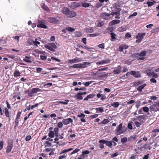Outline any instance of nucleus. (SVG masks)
Segmentation results:
<instances>
[{"instance_id":"f257e3e1","label":"nucleus","mask_w":159,"mask_h":159,"mask_svg":"<svg viewBox=\"0 0 159 159\" xmlns=\"http://www.w3.org/2000/svg\"><path fill=\"white\" fill-rule=\"evenodd\" d=\"M63 13L67 17L70 18H73L76 15V13L73 11H70L67 7H64L62 10Z\"/></svg>"},{"instance_id":"f03ea898","label":"nucleus","mask_w":159,"mask_h":159,"mask_svg":"<svg viewBox=\"0 0 159 159\" xmlns=\"http://www.w3.org/2000/svg\"><path fill=\"white\" fill-rule=\"evenodd\" d=\"M44 47L47 49L53 52L55 51V49L57 48L55 44L52 43H50L47 45H45Z\"/></svg>"},{"instance_id":"7ed1b4c3","label":"nucleus","mask_w":159,"mask_h":159,"mask_svg":"<svg viewBox=\"0 0 159 159\" xmlns=\"http://www.w3.org/2000/svg\"><path fill=\"white\" fill-rule=\"evenodd\" d=\"M146 34L145 33H139L136 36V43H139L143 39L144 36Z\"/></svg>"},{"instance_id":"20e7f679","label":"nucleus","mask_w":159,"mask_h":159,"mask_svg":"<svg viewBox=\"0 0 159 159\" xmlns=\"http://www.w3.org/2000/svg\"><path fill=\"white\" fill-rule=\"evenodd\" d=\"M145 116L144 115L137 116L134 119V120H137L142 124H143L145 121Z\"/></svg>"},{"instance_id":"39448f33","label":"nucleus","mask_w":159,"mask_h":159,"mask_svg":"<svg viewBox=\"0 0 159 159\" xmlns=\"http://www.w3.org/2000/svg\"><path fill=\"white\" fill-rule=\"evenodd\" d=\"M122 123H120L117 127L115 133L116 135H119L123 134L124 132V131L122 130Z\"/></svg>"},{"instance_id":"423d86ee","label":"nucleus","mask_w":159,"mask_h":159,"mask_svg":"<svg viewBox=\"0 0 159 159\" xmlns=\"http://www.w3.org/2000/svg\"><path fill=\"white\" fill-rule=\"evenodd\" d=\"M13 147V143L12 141L9 142L7 148L6 153L8 154L11 151Z\"/></svg>"},{"instance_id":"0eeeda50","label":"nucleus","mask_w":159,"mask_h":159,"mask_svg":"<svg viewBox=\"0 0 159 159\" xmlns=\"http://www.w3.org/2000/svg\"><path fill=\"white\" fill-rule=\"evenodd\" d=\"M149 109L151 111L154 112L158 111L159 108L157 107V105L156 103L153 104L149 107Z\"/></svg>"},{"instance_id":"6e6552de","label":"nucleus","mask_w":159,"mask_h":159,"mask_svg":"<svg viewBox=\"0 0 159 159\" xmlns=\"http://www.w3.org/2000/svg\"><path fill=\"white\" fill-rule=\"evenodd\" d=\"M37 27L44 29H47L48 26H46L44 23L43 20H38V24L37 25Z\"/></svg>"},{"instance_id":"1a4fd4ad","label":"nucleus","mask_w":159,"mask_h":159,"mask_svg":"<svg viewBox=\"0 0 159 159\" xmlns=\"http://www.w3.org/2000/svg\"><path fill=\"white\" fill-rule=\"evenodd\" d=\"M100 141L102 143H105L107 146H108L110 148H112V141H108L104 139H102L100 140Z\"/></svg>"},{"instance_id":"9d476101","label":"nucleus","mask_w":159,"mask_h":159,"mask_svg":"<svg viewBox=\"0 0 159 159\" xmlns=\"http://www.w3.org/2000/svg\"><path fill=\"white\" fill-rule=\"evenodd\" d=\"M73 120L71 118H68L67 119H63L62 120V122L64 125H67L70 122L72 123Z\"/></svg>"},{"instance_id":"9b49d317","label":"nucleus","mask_w":159,"mask_h":159,"mask_svg":"<svg viewBox=\"0 0 159 159\" xmlns=\"http://www.w3.org/2000/svg\"><path fill=\"white\" fill-rule=\"evenodd\" d=\"M80 4L77 2H71L70 3V7L73 9L80 7Z\"/></svg>"},{"instance_id":"f8f14e48","label":"nucleus","mask_w":159,"mask_h":159,"mask_svg":"<svg viewBox=\"0 0 159 159\" xmlns=\"http://www.w3.org/2000/svg\"><path fill=\"white\" fill-rule=\"evenodd\" d=\"M48 21L49 22L52 23H56L59 21V20L56 18L54 17H48Z\"/></svg>"},{"instance_id":"ddd939ff","label":"nucleus","mask_w":159,"mask_h":159,"mask_svg":"<svg viewBox=\"0 0 159 159\" xmlns=\"http://www.w3.org/2000/svg\"><path fill=\"white\" fill-rule=\"evenodd\" d=\"M82 61V60L81 58L75 57V58L72 60H69L68 61V62L69 63L72 64L73 63L80 62Z\"/></svg>"},{"instance_id":"4468645a","label":"nucleus","mask_w":159,"mask_h":159,"mask_svg":"<svg viewBox=\"0 0 159 159\" xmlns=\"http://www.w3.org/2000/svg\"><path fill=\"white\" fill-rule=\"evenodd\" d=\"M131 75L136 78H139L141 76L140 73L138 71H131Z\"/></svg>"},{"instance_id":"2eb2a0df","label":"nucleus","mask_w":159,"mask_h":159,"mask_svg":"<svg viewBox=\"0 0 159 159\" xmlns=\"http://www.w3.org/2000/svg\"><path fill=\"white\" fill-rule=\"evenodd\" d=\"M110 60L108 59H106L105 60H102L101 61H100L97 62H96V64L98 65H102L104 64H107L110 63Z\"/></svg>"},{"instance_id":"dca6fc26","label":"nucleus","mask_w":159,"mask_h":159,"mask_svg":"<svg viewBox=\"0 0 159 159\" xmlns=\"http://www.w3.org/2000/svg\"><path fill=\"white\" fill-rule=\"evenodd\" d=\"M121 67L120 66H118L116 69L113 71L114 74L116 75L120 73L121 72Z\"/></svg>"},{"instance_id":"f3484780","label":"nucleus","mask_w":159,"mask_h":159,"mask_svg":"<svg viewBox=\"0 0 159 159\" xmlns=\"http://www.w3.org/2000/svg\"><path fill=\"white\" fill-rule=\"evenodd\" d=\"M80 68H84L90 66V63L89 62H84L80 64Z\"/></svg>"},{"instance_id":"a211bd4d","label":"nucleus","mask_w":159,"mask_h":159,"mask_svg":"<svg viewBox=\"0 0 159 159\" xmlns=\"http://www.w3.org/2000/svg\"><path fill=\"white\" fill-rule=\"evenodd\" d=\"M120 22V20L116 19L112 20L110 22L109 24L111 25H113L119 24Z\"/></svg>"},{"instance_id":"6ab92c4d","label":"nucleus","mask_w":159,"mask_h":159,"mask_svg":"<svg viewBox=\"0 0 159 159\" xmlns=\"http://www.w3.org/2000/svg\"><path fill=\"white\" fill-rule=\"evenodd\" d=\"M31 92H32L33 93H36L38 92H42V90L41 89L38 88H33L31 90Z\"/></svg>"},{"instance_id":"aec40b11","label":"nucleus","mask_w":159,"mask_h":159,"mask_svg":"<svg viewBox=\"0 0 159 159\" xmlns=\"http://www.w3.org/2000/svg\"><path fill=\"white\" fill-rule=\"evenodd\" d=\"M95 96V95L93 94H91L88 95L84 100V101H87L89 99L93 98Z\"/></svg>"},{"instance_id":"412c9836","label":"nucleus","mask_w":159,"mask_h":159,"mask_svg":"<svg viewBox=\"0 0 159 159\" xmlns=\"http://www.w3.org/2000/svg\"><path fill=\"white\" fill-rule=\"evenodd\" d=\"M41 7L44 10L46 11L47 12H50V9L44 4H43L42 5Z\"/></svg>"},{"instance_id":"4be33fe9","label":"nucleus","mask_w":159,"mask_h":159,"mask_svg":"<svg viewBox=\"0 0 159 159\" xmlns=\"http://www.w3.org/2000/svg\"><path fill=\"white\" fill-rule=\"evenodd\" d=\"M80 92H78L76 95L75 98H76V99L79 100H81L83 99V97L82 96Z\"/></svg>"},{"instance_id":"5701e85b","label":"nucleus","mask_w":159,"mask_h":159,"mask_svg":"<svg viewBox=\"0 0 159 159\" xmlns=\"http://www.w3.org/2000/svg\"><path fill=\"white\" fill-rule=\"evenodd\" d=\"M14 76L15 77H17L20 76V73L18 70H16L14 73Z\"/></svg>"},{"instance_id":"b1692460","label":"nucleus","mask_w":159,"mask_h":159,"mask_svg":"<svg viewBox=\"0 0 159 159\" xmlns=\"http://www.w3.org/2000/svg\"><path fill=\"white\" fill-rule=\"evenodd\" d=\"M156 3V1L153 0L152 2H148L146 3L144 2V4H147L148 5V7H149L153 6L154 5V3Z\"/></svg>"},{"instance_id":"393cba45","label":"nucleus","mask_w":159,"mask_h":159,"mask_svg":"<svg viewBox=\"0 0 159 159\" xmlns=\"http://www.w3.org/2000/svg\"><path fill=\"white\" fill-rule=\"evenodd\" d=\"M81 47L82 48H83V47L82 46H81ZM84 48L90 52H93V49L92 48L89 47H87L86 46H84Z\"/></svg>"},{"instance_id":"a878e982","label":"nucleus","mask_w":159,"mask_h":159,"mask_svg":"<svg viewBox=\"0 0 159 159\" xmlns=\"http://www.w3.org/2000/svg\"><path fill=\"white\" fill-rule=\"evenodd\" d=\"M146 85V84H144L140 86L137 89V90L140 92H142V89L145 87Z\"/></svg>"},{"instance_id":"bb28decb","label":"nucleus","mask_w":159,"mask_h":159,"mask_svg":"<svg viewBox=\"0 0 159 159\" xmlns=\"http://www.w3.org/2000/svg\"><path fill=\"white\" fill-rule=\"evenodd\" d=\"M111 106L115 108H117L119 106L120 104L118 102H114L111 104Z\"/></svg>"},{"instance_id":"cd10ccee","label":"nucleus","mask_w":159,"mask_h":159,"mask_svg":"<svg viewBox=\"0 0 159 159\" xmlns=\"http://www.w3.org/2000/svg\"><path fill=\"white\" fill-rule=\"evenodd\" d=\"M128 141H131L136 139L135 135L131 136L127 138Z\"/></svg>"},{"instance_id":"c85d7f7f","label":"nucleus","mask_w":159,"mask_h":159,"mask_svg":"<svg viewBox=\"0 0 159 159\" xmlns=\"http://www.w3.org/2000/svg\"><path fill=\"white\" fill-rule=\"evenodd\" d=\"M30 59V57L26 56L25 57V59H24L23 61L25 62L31 63L32 61L30 60H29V59Z\"/></svg>"},{"instance_id":"c756f323","label":"nucleus","mask_w":159,"mask_h":159,"mask_svg":"<svg viewBox=\"0 0 159 159\" xmlns=\"http://www.w3.org/2000/svg\"><path fill=\"white\" fill-rule=\"evenodd\" d=\"M5 113L6 116L7 117H9L10 116L9 113V111L7 108V107H5L4 108Z\"/></svg>"},{"instance_id":"7c9ffc66","label":"nucleus","mask_w":159,"mask_h":159,"mask_svg":"<svg viewBox=\"0 0 159 159\" xmlns=\"http://www.w3.org/2000/svg\"><path fill=\"white\" fill-rule=\"evenodd\" d=\"M132 57L134 59H138L139 57V53H134L132 54Z\"/></svg>"},{"instance_id":"2f4dec72","label":"nucleus","mask_w":159,"mask_h":159,"mask_svg":"<svg viewBox=\"0 0 159 159\" xmlns=\"http://www.w3.org/2000/svg\"><path fill=\"white\" fill-rule=\"evenodd\" d=\"M86 31L87 33H92L94 31V30L92 27H90L86 29Z\"/></svg>"},{"instance_id":"473e14b6","label":"nucleus","mask_w":159,"mask_h":159,"mask_svg":"<svg viewBox=\"0 0 159 159\" xmlns=\"http://www.w3.org/2000/svg\"><path fill=\"white\" fill-rule=\"evenodd\" d=\"M111 33H110V34L111 35V41H113V40H112V39H113V40L115 39L116 38V35L114 33L112 32L111 30Z\"/></svg>"},{"instance_id":"72a5a7b5","label":"nucleus","mask_w":159,"mask_h":159,"mask_svg":"<svg viewBox=\"0 0 159 159\" xmlns=\"http://www.w3.org/2000/svg\"><path fill=\"white\" fill-rule=\"evenodd\" d=\"M37 39H35V41H33V44H34V45L36 47L38 46V45L40 44V43L39 42L37 41Z\"/></svg>"},{"instance_id":"f704fd0d","label":"nucleus","mask_w":159,"mask_h":159,"mask_svg":"<svg viewBox=\"0 0 159 159\" xmlns=\"http://www.w3.org/2000/svg\"><path fill=\"white\" fill-rule=\"evenodd\" d=\"M81 5L83 7H87L90 6V4L87 2H82Z\"/></svg>"},{"instance_id":"c9c22d12","label":"nucleus","mask_w":159,"mask_h":159,"mask_svg":"<svg viewBox=\"0 0 159 159\" xmlns=\"http://www.w3.org/2000/svg\"><path fill=\"white\" fill-rule=\"evenodd\" d=\"M48 135L51 138H53L54 136V133L53 131H50L48 133Z\"/></svg>"},{"instance_id":"e433bc0d","label":"nucleus","mask_w":159,"mask_h":159,"mask_svg":"<svg viewBox=\"0 0 159 159\" xmlns=\"http://www.w3.org/2000/svg\"><path fill=\"white\" fill-rule=\"evenodd\" d=\"M19 119L16 118L15 119V121L14 128L16 129L18 126Z\"/></svg>"},{"instance_id":"4c0bfd02","label":"nucleus","mask_w":159,"mask_h":159,"mask_svg":"<svg viewBox=\"0 0 159 159\" xmlns=\"http://www.w3.org/2000/svg\"><path fill=\"white\" fill-rule=\"evenodd\" d=\"M135 125L137 127H139L142 124L137 120H135L134 122Z\"/></svg>"},{"instance_id":"58836bf2","label":"nucleus","mask_w":159,"mask_h":159,"mask_svg":"<svg viewBox=\"0 0 159 159\" xmlns=\"http://www.w3.org/2000/svg\"><path fill=\"white\" fill-rule=\"evenodd\" d=\"M127 141H128V139L126 137H124L121 139V142L123 144L125 143Z\"/></svg>"},{"instance_id":"ea45409f","label":"nucleus","mask_w":159,"mask_h":159,"mask_svg":"<svg viewBox=\"0 0 159 159\" xmlns=\"http://www.w3.org/2000/svg\"><path fill=\"white\" fill-rule=\"evenodd\" d=\"M146 52L145 51H143L141 52L140 53H139V57H143L146 55Z\"/></svg>"},{"instance_id":"a19ab883","label":"nucleus","mask_w":159,"mask_h":159,"mask_svg":"<svg viewBox=\"0 0 159 159\" xmlns=\"http://www.w3.org/2000/svg\"><path fill=\"white\" fill-rule=\"evenodd\" d=\"M133 85L135 86H137L138 85H139L140 84H142L143 83V82L142 81H137V82H133Z\"/></svg>"},{"instance_id":"79ce46f5","label":"nucleus","mask_w":159,"mask_h":159,"mask_svg":"<svg viewBox=\"0 0 159 159\" xmlns=\"http://www.w3.org/2000/svg\"><path fill=\"white\" fill-rule=\"evenodd\" d=\"M66 30L70 32H74L75 30V29L71 27H67L66 28Z\"/></svg>"},{"instance_id":"37998d69","label":"nucleus","mask_w":159,"mask_h":159,"mask_svg":"<svg viewBox=\"0 0 159 159\" xmlns=\"http://www.w3.org/2000/svg\"><path fill=\"white\" fill-rule=\"evenodd\" d=\"M109 122V120L108 119H105L101 121V123L102 124H105L108 123Z\"/></svg>"},{"instance_id":"c03bdc74","label":"nucleus","mask_w":159,"mask_h":159,"mask_svg":"<svg viewBox=\"0 0 159 159\" xmlns=\"http://www.w3.org/2000/svg\"><path fill=\"white\" fill-rule=\"evenodd\" d=\"M45 144L46 145L45 146V147H50L52 144L51 143L48 141H46Z\"/></svg>"},{"instance_id":"a18cd8bd","label":"nucleus","mask_w":159,"mask_h":159,"mask_svg":"<svg viewBox=\"0 0 159 159\" xmlns=\"http://www.w3.org/2000/svg\"><path fill=\"white\" fill-rule=\"evenodd\" d=\"M72 67L73 68H80V64H75L73 65Z\"/></svg>"},{"instance_id":"49530a36","label":"nucleus","mask_w":159,"mask_h":159,"mask_svg":"<svg viewBox=\"0 0 159 159\" xmlns=\"http://www.w3.org/2000/svg\"><path fill=\"white\" fill-rule=\"evenodd\" d=\"M142 109L144 111L146 112H148L149 111V108L147 107H143Z\"/></svg>"},{"instance_id":"de8ad7c7","label":"nucleus","mask_w":159,"mask_h":159,"mask_svg":"<svg viewBox=\"0 0 159 159\" xmlns=\"http://www.w3.org/2000/svg\"><path fill=\"white\" fill-rule=\"evenodd\" d=\"M98 48H102V49H104L105 48V45L104 43H102L101 44H99L98 46Z\"/></svg>"},{"instance_id":"09e8293b","label":"nucleus","mask_w":159,"mask_h":159,"mask_svg":"<svg viewBox=\"0 0 159 159\" xmlns=\"http://www.w3.org/2000/svg\"><path fill=\"white\" fill-rule=\"evenodd\" d=\"M75 35L77 37H79L82 35L81 32L80 31H77L75 33Z\"/></svg>"},{"instance_id":"8fccbe9b","label":"nucleus","mask_w":159,"mask_h":159,"mask_svg":"<svg viewBox=\"0 0 159 159\" xmlns=\"http://www.w3.org/2000/svg\"><path fill=\"white\" fill-rule=\"evenodd\" d=\"M96 110L97 111H99L101 113L103 112L104 111L102 107L99 108H96Z\"/></svg>"},{"instance_id":"3c124183","label":"nucleus","mask_w":159,"mask_h":159,"mask_svg":"<svg viewBox=\"0 0 159 159\" xmlns=\"http://www.w3.org/2000/svg\"><path fill=\"white\" fill-rule=\"evenodd\" d=\"M104 24L103 22H100L97 24V26L98 27H101L103 26Z\"/></svg>"},{"instance_id":"603ef678","label":"nucleus","mask_w":159,"mask_h":159,"mask_svg":"<svg viewBox=\"0 0 159 159\" xmlns=\"http://www.w3.org/2000/svg\"><path fill=\"white\" fill-rule=\"evenodd\" d=\"M153 73V72H150V70L146 71L147 74L148 76H152Z\"/></svg>"},{"instance_id":"864d4df0","label":"nucleus","mask_w":159,"mask_h":159,"mask_svg":"<svg viewBox=\"0 0 159 159\" xmlns=\"http://www.w3.org/2000/svg\"><path fill=\"white\" fill-rule=\"evenodd\" d=\"M3 144H4L3 141H1L0 142V151L3 148Z\"/></svg>"},{"instance_id":"5fc2aeb1","label":"nucleus","mask_w":159,"mask_h":159,"mask_svg":"<svg viewBox=\"0 0 159 159\" xmlns=\"http://www.w3.org/2000/svg\"><path fill=\"white\" fill-rule=\"evenodd\" d=\"M80 150V149H78V148H76L71 153H70V154L71 155H72L74 153H77V152H78Z\"/></svg>"},{"instance_id":"6e6d98bb","label":"nucleus","mask_w":159,"mask_h":159,"mask_svg":"<svg viewBox=\"0 0 159 159\" xmlns=\"http://www.w3.org/2000/svg\"><path fill=\"white\" fill-rule=\"evenodd\" d=\"M63 123L62 122H59L57 124V126L59 128H61L63 125Z\"/></svg>"},{"instance_id":"4d7b16f0","label":"nucleus","mask_w":159,"mask_h":159,"mask_svg":"<svg viewBox=\"0 0 159 159\" xmlns=\"http://www.w3.org/2000/svg\"><path fill=\"white\" fill-rule=\"evenodd\" d=\"M98 116V114L93 115L90 116V119H92L93 118H94L97 117Z\"/></svg>"},{"instance_id":"13d9d810","label":"nucleus","mask_w":159,"mask_h":159,"mask_svg":"<svg viewBox=\"0 0 159 159\" xmlns=\"http://www.w3.org/2000/svg\"><path fill=\"white\" fill-rule=\"evenodd\" d=\"M21 114V112L20 111H18L17 115L16 118L19 119Z\"/></svg>"},{"instance_id":"bf43d9fd","label":"nucleus","mask_w":159,"mask_h":159,"mask_svg":"<svg viewBox=\"0 0 159 159\" xmlns=\"http://www.w3.org/2000/svg\"><path fill=\"white\" fill-rule=\"evenodd\" d=\"M138 13L137 12H134L132 14L130 15L128 17L129 19H130L132 16H135L137 15Z\"/></svg>"},{"instance_id":"052dcab7","label":"nucleus","mask_w":159,"mask_h":159,"mask_svg":"<svg viewBox=\"0 0 159 159\" xmlns=\"http://www.w3.org/2000/svg\"><path fill=\"white\" fill-rule=\"evenodd\" d=\"M31 139V137L30 135L27 136L25 139V140L26 141H29Z\"/></svg>"},{"instance_id":"680f3d73","label":"nucleus","mask_w":159,"mask_h":159,"mask_svg":"<svg viewBox=\"0 0 159 159\" xmlns=\"http://www.w3.org/2000/svg\"><path fill=\"white\" fill-rule=\"evenodd\" d=\"M159 132V129H154L153 130V131H152V132L153 133H154V134H153V136H156V134H154L155 133H156V132Z\"/></svg>"},{"instance_id":"e2e57ef3","label":"nucleus","mask_w":159,"mask_h":159,"mask_svg":"<svg viewBox=\"0 0 159 159\" xmlns=\"http://www.w3.org/2000/svg\"><path fill=\"white\" fill-rule=\"evenodd\" d=\"M118 155V153L117 152H116V153H115L112 154L111 155V157L112 158H114V157H116V156H117Z\"/></svg>"},{"instance_id":"0e129e2a","label":"nucleus","mask_w":159,"mask_h":159,"mask_svg":"<svg viewBox=\"0 0 159 159\" xmlns=\"http://www.w3.org/2000/svg\"><path fill=\"white\" fill-rule=\"evenodd\" d=\"M100 144H99V147L101 149H103L104 148V146L103 145L104 143H102L100 142V140L99 141Z\"/></svg>"},{"instance_id":"69168bd1","label":"nucleus","mask_w":159,"mask_h":159,"mask_svg":"<svg viewBox=\"0 0 159 159\" xmlns=\"http://www.w3.org/2000/svg\"><path fill=\"white\" fill-rule=\"evenodd\" d=\"M54 133H58L59 129L57 127H56L54 129Z\"/></svg>"},{"instance_id":"338daca9","label":"nucleus","mask_w":159,"mask_h":159,"mask_svg":"<svg viewBox=\"0 0 159 159\" xmlns=\"http://www.w3.org/2000/svg\"><path fill=\"white\" fill-rule=\"evenodd\" d=\"M131 37L130 34L129 33H127L125 35V37L126 38H129Z\"/></svg>"},{"instance_id":"774afa93","label":"nucleus","mask_w":159,"mask_h":159,"mask_svg":"<svg viewBox=\"0 0 159 159\" xmlns=\"http://www.w3.org/2000/svg\"><path fill=\"white\" fill-rule=\"evenodd\" d=\"M33 41L31 39H29L28 40L27 43H29L30 45H33Z\"/></svg>"}]
</instances>
